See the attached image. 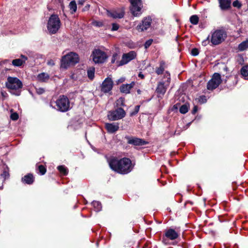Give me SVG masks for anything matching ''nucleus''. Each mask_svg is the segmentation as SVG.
I'll return each instance as SVG.
<instances>
[{
  "instance_id": "obj_1",
  "label": "nucleus",
  "mask_w": 248,
  "mask_h": 248,
  "mask_svg": "<svg viewBox=\"0 0 248 248\" xmlns=\"http://www.w3.org/2000/svg\"><path fill=\"white\" fill-rule=\"evenodd\" d=\"M108 162L112 170L121 174L129 173L134 166L130 159L125 157L119 159L116 156H110L108 159Z\"/></svg>"
},
{
  "instance_id": "obj_2",
  "label": "nucleus",
  "mask_w": 248,
  "mask_h": 248,
  "mask_svg": "<svg viewBox=\"0 0 248 248\" xmlns=\"http://www.w3.org/2000/svg\"><path fill=\"white\" fill-rule=\"evenodd\" d=\"M210 34L206 40L202 42V44L205 43L204 46L207 40H208V43L210 42L212 43V46H217L224 42L227 38V32L222 27L211 31Z\"/></svg>"
},
{
  "instance_id": "obj_3",
  "label": "nucleus",
  "mask_w": 248,
  "mask_h": 248,
  "mask_svg": "<svg viewBox=\"0 0 248 248\" xmlns=\"http://www.w3.org/2000/svg\"><path fill=\"white\" fill-rule=\"evenodd\" d=\"M170 80L171 78L170 73L168 71H166L163 78L158 83L155 90L158 97L162 98L164 96L167 88L170 85Z\"/></svg>"
},
{
  "instance_id": "obj_4",
  "label": "nucleus",
  "mask_w": 248,
  "mask_h": 248,
  "mask_svg": "<svg viewBox=\"0 0 248 248\" xmlns=\"http://www.w3.org/2000/svg\"><path fill=\"white\" fill-rule=\"evenodd\" d=\"M22 82L16 77H9L6 83V87L10 90V93L18 96L20 94L19 89L22 88Z\"/></svg>"
},
{
  "instance_id": "obj_5",
  "label": "nucleus",
  "mask_w": 248,
  "mask_h": 248,
  "mask_svg": "<svg viewBox=\"0 0 248 248\" xmlns=\"http://www.w3.org/2000/svg\"><path fill=\"white\" fill-rule=\"evenodd\" d=\"M78 54L71 52L62 57L61 60V67L66 69L71 65H75L79 62Z\"/></svg>"
},
{
  "instance_id": "obj_6",
  "label": "nucleus",
  "mask_w": 248,
  "mask_h": 248,
  "mask_svg": "<svg viewBox=\"0 0 248 248\" xmlns=\"http://www.w3.org/2000/svg\"><path fill=\"white\" fill-rule=\"evenodd\" d=\"M61 22L59 16L56 14H52L49 17L47 24V29L50 34L56 33L60 29Z\"/></svg>"
},
{
  "instance_id": "obj_7",
  "label": "nucleus",
  "mask_w": 248,
  "mask_h": 248,
  "mask_svg": "<svg viewBox=\"0 0 248 248\" xmlns=\"http://www.w3.org/2000/svg\"><path fill=\"white\" fill-rule=\"evenodd\" d=\"M180 233L178 229L169 228L165 230L162 238V242L164 244L168 243V240H174L180 237Z\"/></svg>"
},
{
  "instance_id": "obj_8",
  "label": "nucleus",
  "mask_w": 248,
  "mask_h": 248,
  "mask_svg": "<svg viewBox=\"0 0 248 248\" xmlns=\"http://www.w3.org/2000/svg\"><path fill=\"white\" fill-rule=\"evenodd\" d=\"M56 109L60 112H65L70 109V101L64 95H61L56 101Z\"/></svg>"
},
{
  "instance_id": "obj_9",
  "label": "nucleus",
  "mask_w": 248,
  "mask_h": 248,
  "mask_svg": "<svg viewBox=\"0 0 248 248\" xmlns=\"http://www.w3.org/2000/svg\"><path fill=\"white\" fill-rule=\"evenodd\" d=\"M130 3V11L134 16H139L141 14L143 7L141 0H128Z\"/></svg>"
},
{
  "instance_id": "obj_10",
  "label": "nucleus",
  "mask_w": 248,
  "mask_h": 248,
  "mask_svg": "<svg viewBox=\"0 0 248 248\" xmlns=\"http://www.w3.org/2000/svg\"><path fill=\"white\" fill-rule=\"evenodd\" d=\"M91 57L95 63H103L108 58L106 53L100 49H94L91 54Z\"/></svg>"
},
{
  "instance_id": "obj_11",
  "label": "nucleus",
  "mask_w": 248,
  "mask_h": 248,
  "mask_svg": "<svg viewBox=\"0 0 248 248\" xmlns=\"http://www.w3.org/2000/svg\"><path fill=\"white\" fill-rule=\"evenodd\" d=\"M126 115V112L121 108H117L115 110L109 111L108 114V119L110 121H116L124 118Z\"/></svg>"
},
{
  "instance_id": "obj_12",
  "label": "nucleus",
  "mask_w": 248,
  "mask_h": 248,
  "mask_svg": "<svg viewBox=\"0 0 248 248\" xmlns=\"http://www.w3.org/2000/svg\"><path fill=\"white\" fill-rule=\"evenodd\" d=\"M222 82L220 75L218 73H215L211 79L207 84V89L213 91L216 89Z\"/></svg>"
},
{
  "instance_id": "obj_13",
  "label": "nucleus",
  "mask_w": 248,
  "mask_h": 248,
  "mask_svg": "<svg viewBox=\"0 0 248 248\" xmlns=\"http://www.w3.org/2000/svg\"><path fill=\"white\" fill-rule=\"evenodd\" d=\"M113 86L114 83L112 78L110 77H107L104 80L100 85V91L104 93H109L110 94H112L111 90Z\"/></svg>"
},
{
  "instance_id": "obj_14",
  "label": "nucleus",
  "mask_w": 248,
  "mask_h": 248,
  "mask_svg": "<svg viewBox=\"0 0 248 248\" xmlns=\"http://www.w3.org/2000/svg\"><path fill=\"white\" fill-rule=\"evenodd\" d=\"M124 138L126 140L127 144L135 146H143L149 143L147 141L145 140L144 139L132 136L126 135Z\"/></svg>"
},
{
  "instance_id": "obj_15",
  "label": "nucleus",
  "mask_w": 248,
  "mask_h": 248,
  "mask_svg": "<svg viewBox=\"0 0 248 248\" xmlns=\"http://www.w3.org/2000/svg\"><path fill=\"white\" fill-rule=\"evenodd\" d=\"M137 57V53L135 51H130L128 53H124L122 55V60L118 63V66H122L127 64L131 61L135 59Z\"/></svg>"
},
{
  "instance_id": "obj_16",
  "label": "nucleus",
  "mask_w": 248,
  "mask_h": 248,
  "mask_svg": "<svg viewBox=\"0 0 248 248\" xmlns=\"http://www.w3.org/2000/svg\"><path fill=\"white\" fill-rule=\"evenodd\" d=\"M152 19L151 17H144L141 21V23L137 26V29L139 31H143L147 30L151 26Z\"/></svg>"
},
{
  "instance_id": "obj_17",
  "label": "nucleus",
  "mask_w": 248,
  "mask_h": 248,
  "mask_svg": "<svg viewBox=\"0 0 248 248\" xmlns=\"http://www.w3.org/2000/svg\"><path fill=\"white\" fill-rule=\"evenodd\" d=\"M218 2L221 11H226L231 9L232 0H218Z\"/></svg>"
},
{
  "instance_id": "obj_18",
  "label": "nucleus",
  "mask_w": 248,
  "mask_h": 248,
  "mask_svg": "<svg viewBox=\"0 0 248 248\" xmlns=\"http://www.w3.org/2000/svg\"><path fill=\"white\" fill-rule=\"evenodd\" d=\"M105 127L109 133H114L119 129V124L118 123H106Z\"/></svg>"
},
{
  "instance_id": "obj_19",
  "label": "nucleus",
  "mask_w": 248,
  "mask_h": 248,
  "mask_svg": "<svg viewBox=\"0 0 248 248\" xmlns=\"http://www.w3.org/2000/svg\"><path fill=\"white\" fill-rule=\"evenodd\" d=\"M35 181V178L32 173H28L21 178V182L27 185H32Z\"/></svg>"
},
{
  "instance_id": "obj_20",
  "label": "nucleus",
  "mask_w": 248,
  "mask_h": 248,
  "mask_svg": "<svg viewBox=\"0 0 248 248\" xmlns=\"http://www.w3.org/2000/svg\"><path fill=\"white\" fill-rule=\"evenodd\" d=\"M134 82H132L130 84H122L120 87V92L125 94L129 93L130 90L134 87Z\"/></svg>"
},
{
  "instance_id": "obj_21",
  "label": "nucleus",
  "mask_w": 248,
  "mask_h": 248,
  "mask_svg": "<svg viewBox=\"0 0 248 248\" xmlns=\"http://www.w3.org/2000/svg\"><path fill=\"white\" fill-rule=\"evenodd\" d=\"M21 59H16L12 61V64L15 66H21L27 60L28 58L26 56L21 55Z\"/></svg>"
},
{
  "instance_id": "obj_22",
  "label": "nucleus",
  "mask_w": 248,
  "mask_h": 248,
  "mask_svg": "<svg viewBox=\"0 0 248 248\" xmlns=\"http://www.w3.org/2000/svg\"><path fill=\"white\" fill-rule=\"evenodd\" d=\"M109 16L113 18H122L124 16V11H121L118 12L117 11H114L110 12L109 14Z\"/></svg>"
},
{
  "instance_id": "obj_23",
  "label": "nucleus",
  "mask_w": 248,
  "mask_h": 248,
  "mask_svg": "<svg viewBox=\"0 0 248 248\" xmlns=\"http://www.w3.org/2000/svg\"><path fill=\"white\" fill-rule=\"evenodd\" d=\"M240 72L244 78L248 80V64L242 66Z\"/></svg>"
},
{
  "instance_id": "obj_24",
  "label": "nucleus",
  "mask_w": 248,
  "mask_h": 248,
  "mask_svg": "<svg viewBox=\"0 0 248 248\" xmlns=\"http://www.w3.org/2000/svg\"><path fill=\"white\" fill-rule=\"evenodd\" d=\"M165 62L163 61H162L160 62L159 67L157 68L155 70V73L158 75H160L163 74L165 70Z\"/></svg>"
},
{
  "instance_id": "obj_25",
  "label": "nucleus",
  "mask_w": 248,
  "mask_h": 248,
  "mask_svg": "<svg viewBox=\"0 0 248 248\" xmlns=\"http://www.w3.org/2000/svg\"><path fill=\"white\" fill-rule=\"evenodd\" d=\"M37 78L39 81L41 82H46L49 78L48 74L45 73H41L37 76Z\"/></svg>"
},
{
  "instance_id": "obj_26",
  "label": "nucleus",
  "mask_w": 248,
  "mask_h": 248,
  "mask_svg": "<svg viewBox=\"0 0 248 248\" xmlns=\"http://www.w3.org/2000/svg\"><path fill=\"white\" fill-rule=\"evenodd\" d=\"M57 170L61 174L64 176H66L68 174V169L64 165L58 166Z\"/></svg>"
},
{
  "instance_id": "obj_27",
  "label": "nucleus",
  "mask_w": 248,
  "mask_h": 248,
  "mask_svg": "<svg viewBox=\"0 0 248 248\" xmlns=\"http://www.w3.org/2000/svg\"><path fill=\"white\" fill-rule=\"evenodd\" d=\"M95 68L93 67H90L87 70V75L88 78L92 80L94 78Z\"/></svg>"
},
{
  "instance_id": "obj_28",
  "label": "nucleus",
  "mask_w": 248,
  "mask_h": 248,
  "mask_svg": "<svg viewBox=\"0 0 248 248\" xmlns=\"http://www.w3.org/2000/svg\"><path fill=\"white\" fill-rule=\"evenodd\" d=\"M125 106V98L123 97H120L116 101V107L118 108L122 107Z\"/></svg>"
},
{
  "instance_id": "obj_29",
  "label": "nucleus",
  "mask_w": 248,
  "mask_h": 248,
  "mask_svg": "<svg viewBox=\"0 0 248 248\" xmlns=\"http://www.w3.org/2000/svg\"><path fill=\"white\" fill-rule=\"evenodd\" d=\"M240 51H244L248 48V39L241 42L238 46Z\"/></svg>"
},
{
  "instance_id": "obj_30",
  "label": "nucleus",
  "mask_w": 248,
  "mask_h": 248,
  "mask_svg": "<svg viewBox=\"0 0 248 248\" xmlns=\"http://www.w3.org/2000/svg\"><path fill=\"white\" fill-rule=\"evenodd\" d=\"M69 7L71 10V14H74L77 11V5L75 0L71 1L69 5Z\"/></svg>"
},
{
  "instance_id": "obj_31",
  "label": "nucleus",
  "mask_w": 248,
  "mask_h": 248,
  "mask_svg": "<svg viewBox=\"0 0 248 248\" xmlns=\"http://www.w3.org/2000/svg\"><path fill=\"white\" fill-rule=\"evenodd\" d=\"M37 170L38 171V173L41 175H44L46 172V168L44 165H38Z\"/></svg>"
},
{
  "instance_id": "obj_32",
  "label": "nucleus",
  "mask_w": 248,
  "mask_h": 248,
  "mask_svg": "<svg viewBox=\"0 0 248 248\" xmlns=\"http://www.w3.org/2000/svg\"><path fill=\"white\" fill-rule=\"evenodd\" d=\"M189 108V105L188 104H184L180 107L179 111L182 114H186L188 112Z\"/></svg>"
},
{
  "instance_id": "obj_33",
  "label": "nucleus",
  "mask_w": 248,
  "mask_h": 248,
  "mask_svg": "<svg viewBox=\"0 0 248 248\" xmlns=\"http://www.w3.org/2000/svg\"><path fill=\"white\" fill-rule=\"evenodd\" d=\"M189 20L191 24L193 25H197L199 22V18L197 15H194L190 16Z\"/></svg>"
},
{
  "instance_id": "obj_34",
  "label": "nucleus",
  "mask_w": 248,
  "mask_h": 248,
  "mask_svg": "<svg viewBox=\"0 0 248 248\" xmlns=\"http://www.w3.org/2000/svg\"><path fill=\"white\" fill-rule=\"evenodd\" d=\"M232 5L233 6V7L237 8V9H239L242 7V4L238 0H236L232 2Z\"/></svg>"
},
{
  "instance_id": "obj_35",
  "label": "nucleus",
  "mask_w": 248,
  "mask_h": 248,
  "mask_svg": "<svg viewBox=\"0 0 248 248\" xmlns=\"http://www.w3.org/2000/svg\"><path fill=\"white\" fill-rule=\"evenodd\" d=\"M140 105L136 106L135 108H134V111H133L130 112V116H133L134 115H136L139 112V110H140Z\"/></svg>"
},
{
  "instance_id": "obj_36",
  "label": "nucleus",
  "mask_w": 248,
  "mask_h": 248,
  "mask_svg": "<svg viewBox=\"0 0 248 248\" xmlns=\"http://www.w3.org/2000/svg\"><path fill=\"white\" fill-rule=\"evenodd\" d=\"M153 42V40L152 39H150L147 40L144 45L145 48L147 49L148 47H149L151 46V45L152 44Z\"/></svg>"
},
{
  "instance_id": "obj_37",
  "label": "nucleus",
  "mask_w": 248,
  "mask_h": 248,
  "mask_svg": "<svg viewBox=\"0 0 248 248\" xmlns=\"http://www.w3.org/2000/svg\"><path fill=\"white\" fill-rule=\"evenodd\" d=\"M198 101L201 104L205 103L207 101L206 97L204 95H201L198 98Z\"/></svg>"
},
{
  "instance_id": "obj_38",
  "label": "nucleus",
  "mask_w": 248,
  "mask_h": 248,
  "mask_svg": "<svg viewBox=\"0 0 248 248\" xmlns=\"http://www.w3.org/2000/svg\"><path fill=\"white\" fill-rule=\"evenodd\" d=\"M92 204L95 208H96L97 210H99L101 208V204L99 202L93 201Z\"/></svg>"
},
{
  "instance_id": "obj_39",
  "label": "nucleus",
  "mask_w": 248,
  "mask_h": 248,
  "mask_svg": "<svg viewBox=\"0 0 248 248\" xmlns=\"http://www.w3.org/2000/svg\"><path fill=\"white\" fill-rule=\"evenodd\" d=\"M19 118V115L17 113L14 112L11 113L10 118L13 121H16Z\"/></svg>"
},
{
  "instance_id": "obj_40",
  "label": "nucleus",
  "mask_w": 248,
  "mask_h": 248,
  "mask_svg": "<svg viewBox=\"0 0 248 248\" xmlns=\"http://www.w3.org/2000/svg\"><path fill=\"white\" fill-rule=\"evenodd\" d=\"M199 54V50L197 48H194L191 49V54L193 56H196Z\"/></svg>"
},
{
  "instance_id": "obj_41",
  "label": "nucleus",
  "mask_w": 248,
  "mask_h": 248,
  "mask_svg": "<svg viewBox=\"0 0 248 248\" xmlns=\"http://www.w3.org/2000/svg\"><path fill=\"white\" fill-rule=\"evenodd\" d=\"M119 27L120 26H119V24L115 23H113L112 24L111 31H117L119 29Z\"/></svg>"
},
{
  "instance_id": "obj_42",
  "label": "nucleus",
  "mask_w": 248,
  "mask_h": 248,
  "mask_svg": "<svg viewBox=\"0 0 248 248\" xmlns=\"http://www.w3.org/2000/svg\"><path fill=\"white\" fill-rule=\"evenodd\" d=\"M118 56V55L117 53H115L113 54L112 55V57L111 58V62L112 63H114L116 61V60L117 59V57Z\"/></svg>"
},
{
  "instance_id": "obj_43",
  "label": "nucleus",
  "mask_w": 248,
  "mask_h": 248,
  "mask_svg": "<svg viewBox=\"0 0 248 248\" xmlns=\"http://www.w3.org/2000/svg\"><path fill=\"white\" fill-rule=\"evenodd\" d=\"M1 95L2 96V100L3 101L6 98L8 97L7 93L4 91H1Z\"/></svg>"
},
{
  "instance_id": "obj_44",
  "label": "nucleus",
  "mask_w": 248,
  "mask_h": 248,
  "mask_svg": "<svg viewBox=\"0 0 248 248\" xmlns=\"http://www.w3.org/2000/svg\"><path fill=\"white\" fill-rule=\"evenodd\" d=\"M36 93L38 94H42L45 92V90L42 88L36 89Z\"/></svg>"
},
{
  "instance_id": "obj_45",
  "label": "nucleus",
  "mask_w": 248,
  "mask_h": 248,
  "mask_svg": "<svg viewBox=\"0 0 248 248\" xmlns=\"http://www.w3.org/2000/svg\"><path fill=\"white\" fill-rule=\"evenodd\" d=\"M93 25L97 27H102L103 26V23L100 21H95L93 22Z\"/></svg>"
},
{
  "instance_id": "obj_46",
  "label": "nucleus",
  "mask_w": 248,
  "mask_h": 248,
  "mask_svg": "<svg viewBox=\"0 0 248 248\" xmlns=\"http://www.w3.org/2000/svg\"><path fill=\"white\" fill-rule=\"evenodd\" d=\"M198 111V106H194L192 111H191V113L192 114H195Z\"/></svg>"
},
{
  "instance_id": "obj_47",
  "label": "nucleus",
  "mask_w": 248,
  "mask_h": 248,
  "mask_svg": "<svg viewBox=\"0 0 248 248\" xmlns=\"http://www.w3.org/2000/svg\"><path fill=\"white\" fill-rule=\"evenodd\" d=\"M138 77L142 79L145 78L144 75L142 74V73L141 72H140L139 73Z\"/></svg>"
},
{
  "instance_id": "obj_48",
  "label": "nucleus",
  "mask_w": 248,
  "mask_h": 248,
  "mask_svg": "<svg viewBox=\"0 0 248 248\" xmlns=\"http://www.w3.org/2000/svg\"><path fill=\"white\" fill-rule=\"evenodd\" d=\"M90 5L89 4H87L84 8L83 9V11H86L89 10L90 8Z\"/></svg>"
},
{
  "instance_id": "obj_49",
  "label": "nucleus",
  "mask_w": 248,
  "mask_h": 248,
  "mask_svg": "<svg viewBox=\"0 0 248 248\" xmlns=\"http://www.w3.org/2000/svg\"><path fill=\"white\" fill-rule=\"evenodd\" d=\"M85 2V0H79L78 1V4L83 5Z\"/></svg>"
},
{
  "instance_id": "obj_50",
  "label": "nucleus",
  "mask_w": 248,
  "mask_h": 248,
  "mask_svg": "<svg viewBox=\"0 0 248 248\" xmlns=\"http://www.w3.org/2000/svg\"><path fill=\"white\" fill-rule=\"evenodd\" d=\"M138 94H141V91L140 89H138L137 91Z\"/></svg>"
},
{
  "instance_id": "obj_51",
  "label": "nucleus",
  "mask_w": 248,
  "mask_h": 248,
  "mask_svg": "<svg viewBox=\"0 0 248 248\" xmlns=\"http://www.w3.org/2000/svg\"><path fill=\"white\" fill-rule=\"evenodd\" d=\"M174 108H177V107H176V105H174L173 107Z\"/></svg>"
},
{
  "instance_id": "obj_52",
  "label": "nucleus",
  "mask_w": 248,
  "mask_h": 248,
  "mask_svg": "<svg viewBox=\"0 0 248 248\" xmlns=\"http://www.w3.org/2000/svg\"><path fill=\"white\" fill-rule=\"evenodd\" d=\"M4 175H6V171H4Z\"/></svg>"
}]
</instances>
